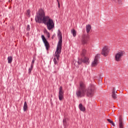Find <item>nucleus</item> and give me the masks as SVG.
<instances>
[{
	"label": "nucleus",
	"instance_id": "1",
	"mask_svg": "<svg viewBox=\"0 0 128 128\" xmlns=\"http://www.w3.org/2000/svg\"><path fill=\"white\" fill-rule=\"evenodd\" d=\"M36 22L44 24L47 26L48 30H50L54 28V22L52 19L48 16H46L44 11L42 9L39 10L35 18Z\"/></svg>",
	"mask_w": 128,
	"mask_h": 128
},
{
	"label": "nucleus",
	"instance_id": "2",
	"mask_svg": "<svg viewBox=\"0 0 128 128\" xmlns=\"http://www.w3.org/2000/svg\"><path fill=\"white\" fill-rule=\"evenodd\" d=\"M86 94L88 96H94V92L90 88L87 90L86 84L84 82H80L78 90L76 92V96L77 98H83Z\"/></svg>",
	"mask_w": 128,
	"mask_h": 128
},
{
	"label": "nucleus",
	"instance_id": "3",
	"mask_svg": "<svg viewBox=\"0 0 128 128\" xmlns=\"http://www.w3.org/2000/svg\"><path fill=\"white\" fill-rule=\"evenodd\" d=\"M62 51H56L55 54L54 55V74L58 72V70H60V66H58V60H60V52Z\"/></svg>",
	"mask_w": 128,
	"mask_h": 128
},
{
	"label": "nucleus",
	"instance_id": "4",
	"mask_svg": "<svg viewBox=\"0 0 128 128\" xmlns=\"http://www.w3.org/2000/svg\"><path fill=\"white\" fill-rule=\"evenodd\" d=\"M58 36L59 40L57 45L56 51L62 52V32L60 30H58Z\"/></svg>",
	"mask_w": 128,
	"mask_h": 128
},
{
	"label": "nucleus",
	"instance_id": "5",
	"mask_svg": "<svg viewBox=\"0 0 128 128\" xmlns=\"http://www.w3.org/2000/svg\"><path fill=\"white\" fill-rule=\"evenodd\" d=\"M124 54H126V52L124 50H120L117 53H116V54H115L114 59L116 62H122V56H124Z\"/></svg>",
	"mask_w": 128,
	"mask_h": 128
},
{
	"label": "nucleus",
	"instance_id": "6",
	"mask_svg": "<svg viewBox=\"0 0 128 128\" xmlns=\"http://www.w3.org/2000/svg\"><path fill=\"white\" fill-rule=\"evenodd\" d=\"M102 55L104 56H108L110 54V49L108 48V46H104L102 48L101 52Z\"/></svg>",
	"mask_w": 128,
	"mask_h": 128
},
{
	"label": "nucleus",
	"instance_id": "7",
	"mask_svg": "<svg viewBox=\"0 0 128 128\" xmlns=\"http://www.w3.org/2000/svg\"><path fill=\"white\" fill-rule=\"evenodd\" d=\"M42 38L43 42H44V44L46 48V50H48V48H50V44H48V40H46V37H44V36L42 35Z\"/></svg>",
	"mask_w": 128,
	"mask_h": 128
},
{
	"label": "nucleus",
	"instance_id": "8",
	"mask_svg": "<svg viewBox=\"0 0 128 128\" xmlns=\"http://www.w3.org/2000/svg\"><path fill=\"white\" fill-rule=\"evenodd\" d=\"M58 98L60 100H64V90H62V87L60 86L59 88Z\"/></svg>",
	"mask_w": 128,
	"mask_h": 128
},
{
	"label": "nucleus",
	"instance_id": "9",
	"mask_svg": "<svg viewBox=\"0 0 128 128\" xmlns=\"http://www.w3.org/2000/svg\"><path fill=\"white\" fill-rule=\"evenodd\" d=\"M119 128H124V122H122V118L120 116L119 118Z\"/></svg>",
	"mask_w": 128,
	"mask_h": 128
},
{
	"label": "nucleus",
	"instance_id": "10",
	"mask_svg": "<svg viewBox=\"0 0 128 128\" xmlns=\"http://www.w3.org/2000/svg\"><path fill=\"white\" fill-rule=\"evenodd\" d=\"M116 90L115 88H114L112 90V98H114V100L116 99Z\"/></svg>",
	"mask_w": 128,
	"mask_h": 128
},
{
	"label": "nucleus",
	"instance_id": "11",
	"mask_svg": "<svg viewBox=\"0 0 128 128\" xmlns=\"http://www.w3.org/2000/svg\"><path fill=\"white\" fill-rule=\"evenodd\" d=\"M79 108L81 112H86V108H84V106L82 104H79Z\"/></svg>",
	"mask_w": 128,
	"mask_h": 128
},
{
	"label": "nucleus",
	"instance_id": "12",
	"mask_svg": "<svg viewBox=\"0 0 128 128\" xmlns=\"http://www.w3.org/2000/svg\"><path fill=\"white\" fill-rule=\"evenodd\" d=\"M90 30H92V26H90V25L88 24L86 26V32H87V34H88V32H90Z\"/></svg>",
	"mask_w": 128,
	"mask_h": 128
},
{
	"label": "nucleus",
	"instance_id": "13",
	"mask_svg": "<svg viewBox=\"0 0 128 128\" xmlns=\"http://www.w3.org/2000/svg\"><path fill=\"white\" fill-rule=\"evenodd\" d=\"M23 110L24 112H26L28 110V104L26 102H24V105L23 106Z\"/></svg>",
	"mask_w": 128,
	"mask_h": 128
},
{
	"label": "nucleus",
	"instance_id": "14",
	"mask_svg": "<svg viewBox=\"0 0 128 128\" xmlns=\"http://www.w3.org/2000/svg\"><path fill=\"white\" fill-rule=\"evenodd\" d=\"M98 84H100L102 82V74L98 75Z\"/></svg>",
	"mask_w": 128,
	"mask_h": 128
},
{
	"label": "nucleus",
	"instance_id": "15",
	"mask_svg": "<svg viewBox=\"0 0 128 128\" xmlns=\"http://www.w3.org/2000/svg\"><path fill=\"white\" fill-rule=\"evenodd\" d=\"M96 66V56H95L94 60L92 64V66Z\"/></svg>",
	"mask_w": 128,
	"mask_h": 128
},
{
	"label": "nucleus",
	"instance_id": "16",
	"mask_svg": "<svg viewBox=\"0 0 128 128\" xmlns=\"http://www.w3.org/2000/svg\"><path fill=\"white\" fill-rule=\"evenodd\" d=\"M84 62H86V64H90V60H88V58L85 57L83 60Z\"/></svg>",
	"mask_w": 128,
	"mask_h": 128
},
{
	"label": "nucleus",
	"instance_id": "17",
	"mask_svg": "<svg viewBox=\"0 0 128 128\" xmlns=\"http://www.w3.org/2000/svg\"><path fill=\"white\" fill-rule=\"evenodd\" d=\"M8 64H12V56H8Z\"/></svg>",
	"mask_w": 128,
	"mask_h": 128
},
{
	"label": "nucleus",
	"instance_id": "18",
	"mask_svg": "<svg viewBox=\"0 0 128 128\" xmlns=\"http://www.w3.org/2000/svg\"><path fill=\"white\" fill-rule=\"evenodd\" d=\"M71 32L73 34V36L74 37L76 36V31L74 29L72 30Z\"/></svg>",
	"mask_w": 128,
	"mask_h": 128
},
{
	"label": "nucleus",
	"instance_id": "19",
	"mask_svg": "<svg viewBox=\"0 0 128 128\" xmlns=\"http://www.w3.org/2000/svg\"><path fill=\"white\" fill-rule=\"evenodd\" d=\"M63 126H67L66 118H64L63 120Z\"/></svg>",
	"mask_w": 128,
	"mask_h": 128
},
{
	"label": "nucleus",
	"instance_id": "20",
	"mask_svg": "<svg viewBox=\"0 0 128 128\" xmlns=\"http://www.w3.org/2000/svg\"><path fill=\"white\" fill-rule=\"evenodd\" d=\"M26 14L27 16H28V18H30V10H27Z\"/></svg>",
	"mask_w": 128,
	"mask_h": 128
},
{
	"label": "nucleus",
	"instance_id": "21",
	"mask_svg": "<svg viewBox=\"0 0 128 128\" xmlns=\"http://www.w3.org/2000/svg\"><path fill=\"white\" fill-rule=\"evenodd\" d=\"M86 50L84 49L82 52L81 56H86Z\"/></svg>",
	"mask_w": 128,
	"mask_h": 128
},
{
	"label": "nucleus",
	"instance_id": "22",
	"mask_svg": "<svg viewBox=\"0 0 128 128\" xmlns=\"http://www.w3.org/2000/svg\"><path fill=\"white\" fill-rule=\"evenodd\" d=\"M32 68H34V66L31 65L30 68H28V74H30L32 72Z\"/></svg>",
	"mask_w": 128,
	"mask_h": 128
},
{
	"label": "nucleus",
	"instance_id": "23",
	"mask_svg": "<svg viewBox=\"0 0 128 128\" xmlns=\"http://www.w3.org/2000/svg\"><path fill=\"white\" fill-rule=\"evenodd\" d=\"M44 32H45V34H46L48 38H50V32H48V30H46L44 31Z\"/></svg>",
	"mask_w": 128,
	"mask_h": 128
},
{
	"label": "nucleus",
	"instance_id": "24",
	"mask_svg": "<svg viewBox=\"0 0 128 128\" xmlns=\"http://www.w3.org/2000/svg\"><path fill=\"white\" fill-rule=\"evenodd\" d=\"M82 44H86V42H88V40H82Z\"/></svg>",
	"mask_w": 128,
	"mask_h": 128
},
{
	"label": "nucleus",
	"instance_id": "25",
	"mask_svg": "<svg viewBox=\"0 0 128 128\" xmlns=\"http://www.w3.org/2000/svg\"><path fill=\"white\" fill-rule=\"evenodd\" d=\"M34 62H36V60H34V58H33L32 63H31V66H34Z\"/></svg>",
	"mask_w": 128,
	"mask_h": 128
},
{
	"label": "nucleus",
	"instance_id": "26",
	"mask_svg": "<svg viewBox=\"0 0 128 128\" xmlns=\"http://www.w3.org/2000/svg\"><path fill=\"white\" fill-rule=\"evenodd\" d=\"M107 120L108 122H110V124H112L114 122V121H112L110 119H107Z\"/></svg>",
	"mask_w": 128,
	"mask_h": 128
},
{
	"label": "nucleus",
	"instance_id": "27",
	"mask_svg": "<svg viewBox=\"0 0 128 128\" xmlns=\"http://www.w3.org/2000/svg\"><path fill=\"white\" fill-rule=\"evenodd\" d=\"M27 30H30V25L27 26Z\"/></svg>",
	"mask_w": 128,
	"mask_h": 128
},
{
	"label": "nucleus",
	"instance_id": "28",
	"mask_svg": "<svg viewBox=\"0 0 128 128\" xmlns=\"http://www.w3.org/2000/svg\"><path fill=\"white\" fill-rule=\"evenodd\" d=\"M113 126H116V124H114V122H112V124H111Z\"/></svg>",
	"mask_w": 128,
	"mask_h": 128
},
{
	"label": "nucleus",
	"instance_id": "29",
	"mask_svg": "<svg viewBox=\"0 0 128 128\" xmlns=\"http://www.w3.org/2000/svg\"><path fill=\"white\" fill-rule=\"evenodd\" d=\"M100 56V54H97V58Z\"/></svg>",
	"mask_w": 128,
	"mask_h": 128
},
{
	"label": "nucleus",
	"instance_id": "30",
	"mask_svg": "<svg viewBox=\"0 0 128 128\" xmlns=\"http://www.w3.org/2000/svg\"><path fill=\"white\" fill-rule=\"evenodd\" d=\"M57 2H58V7L60 8V2H58V0H57Z\"/></svg>",
	"mask_w": 128,
	"mask_h": 128
},
{
	"label": "nucleus",
	"instance_id": "31",
	"mask_svg": "<svg viewBox=\"0 0 128 128\" xmlns=\"http://www.w3.org/2000/svg\"><path fill=\"white\" fill-rule=\"evenodd\" d=\"M78 64H80V60L78 61Z\"/></svg>",
	"mask_w": 128,
	"mask_h": 128
},
{
	"label": "nucleus",
	"instance_id": "32",
	"mask_svg": "<svg viewBox=\"0 0 128 128\" xmlns=\"http://www.w3.org/2000/svg\"><path fill=\"white\" fill-rule=\"evenodd\" d=\"M116 2H120V0H115Z\"/></svg>",
	"mask_w": 128,
	"mask_h": 128
},
{
	"label": "nucleus",
	"instance_id": "33",
	"mask_svg": "<svg viewBox=\"0 0 128 128\" xmlns=\"http://www.w3.org/2000/svg\"><path fill=\"white\" fill-rule=\"evenodd\" d=\"M96 64H98V60L96 61Z\"/></svg>",
	"mask_w": 128,
	"mask_h": 128
}]
</instances>
